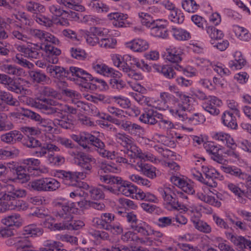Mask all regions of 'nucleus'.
Listing matches in <instances>:
<instances>
[{
  "instance_id": "1",
  "label": "nucleus",
  "mask_w": 251,
  "mask_h": 251,
  "mask_svg": "<svg viewBox=\"0 0 251 251\" xmlns=\"http://www.w3.org/2000/svg\"><path fill=\"white\" fill-rule=\"evenodd\" d=\"M55 215L62 222L55 224L54 227L58 230H78L84 226L83 221L73 219L72 214L77 211L76 203L65 199H60L54 202Z\"/></svg>"
},
{
  "instance_id": "2",
  "label": "nucleus",
  "mask_w": 251,
  "mask_h": 251,
  "mask_svg": "<svg viewBox=\"0 0 251 251\" xmlns=\"http://www.w3.org/2000/svg\"><path fill=\"white\" fill-rule=\"evenodd\" d=\"M12 37L21 41L32 44V41H39L44 45L48 43L58 45L60 41L56 37L46 31L33 27H22L17 26L12 31Z\"/></svg>"
},
{
  "instance_id": "3",
  "label": "nucleus",
  "mask_w": 251,
  "mask_h": 251,
  "mask_svg": "<svg viewBox=\"0 0 251 251\" xmlns=\"http://www.w3.org/2000/svg\"><path fill=\"white\" fill-rule=\"evenodd\" d=\"M23 101L32 107L40 109L42 112L47 115H58L62 112L68 114H75L76 109L65 103H61L57 100L50 99H44L39 101H35L33 99L24 96Z\"/></svg>"
},
{
  "instance_id": "4",
  "label": "nucleus",
  "mask_w": 251,
  "mask_h": 251,
  "mask_svg": "<svg viewBox=\"0 0 251 251\" xmlns=\"http://www.w3.org/2000/svg\"><path fill=\"white\" fill-rule=\"evenodd\" d=\"M67 77L77 84L91 90L99 89L100 90H105L108 87L107 83L104 80L93 77L86 71L76 67H70Z\"/></svg>"
},
{
  "instance_id": "5",
  "label": "nucleus",
  "mask_w": 251,
  "mask_h": 251,
  "mask_svg": "<svg viewBox=\"0 0 251 251\" xmlns=\"http://www.w3.org/2000/svg\"><path fill=\"white\" fill-rule=\"evenodd\" d=\"M71 138L78 143L84 149H86L89 145L97 148V152L101 157L108 159L114 158V151H110L105 149V145L100 139L88 132H81L78 135L72 134Z\"/></svg>"
},
{
  "instance_id": "6",
  "label": "nucleus",
  "mask_w": 251,
  "mask_h": 251,
  "mask_svg": "<svg viewBox=\"0 0 251 251\" xmlns=\"http://www.w3.org/2000/svg\"><path fill=\"white\" fill-rule=\"evenodd\" d=\"M100 179L101 182L110 184H116L118 194H122L127 197H133L138 193V189L136 186L128 181L123 180L121 177L106 175L100 176Z\"/></svg>"
},
{
  "instance_id": "7",
  "label": "nucleus",
  "mask_w": 251,
  "mask_h": 251,
  "mask_svg": "<svg viewBox=\"0 0 251 251\" xmlns=\"http://www.w3.org/2000/svg\"><path fill=\"white\" fill-rule=\"evenodd\" d=\"M54 176L61 179L62 182L66 185L80 186L85 189L89 187L86 183L80 181L85 178V175L84 173L56 170L54 171Z\"/></svg>"
},
{
  "instance_id": "8",
  "label": "nucleus",
  "mask_w": 251,
  "mask_h": 251,
  "mask_svg": "<svg viewBox=\"0 0 251 251\" xmlns=\"http://www.w3.org/2000/svg\"><path fill=\"white\" fill-rule=\"evenodd\" d=\"M201 160L202 162L200 164V167L201 172L203 175L205 176L204 179H206V182H210V181L215 182L216 184L215 186H207L209 188V191L215 194L214 191L216 192L214 188L217 186V182L216 180L218 179L222 180L224 179V176L221 175L214 168L211 166H209L204 162L205 159L201 158Z\"/></svg>"
},
{
  "instance_id": "9",
  "label": "nucleus",
  "mask_w": 251,
  "mask_h": 251,
  "mask_svg": "<svg viewBox=\"0 0 251 251\" xmlns=\"http://www.w3.org/2000/svg\"><path fill=\"white\" fill-rule=\"evenodd\" d=\"M174 187L164 186L158 190L166 204L172 209H183V206L179 202L178 198L174 191Z\"/></svg>"
},
{
  "instance_id": "10",
  "label": "nucleus",
  "mask_w": 251,
  "mask_h": 251,
  "mask_svg": "<svg viewBox=\"0 0 251 251\" xmlns=\"http://www.w3.org/2000/svg\"><path fill=\"white\" fill-rule=\"evenodd\" d=\"M0 195L3 200L11 201L16 198L25 197L26 195V191L16 188L12 184H4L2 185Z\"/></svg>"
},
{
  "instance_id": "11",
  "label": "nucleus",
  "mask_w": 251,
  "mask_h": 251,
  "mask_svg": "<svg viewBox=\"0 0 251 251\" xmlns=\"http://www.w3.org/2000/svg\"><path fill=\"white\" fill-rule=\"evenodd\" d=\"M62 5L59 4L50 3L48 6V9L49 12L53 16L55 17H61L59 19L58 23L62 25H69V23L67 20H70L71 18V11H67L61 7Z\"/></svg>"
},
{
  "instance_id": "12",
  "label": "nucleus",
  "mask_w": 251,
  "mask_h": 251,
  "mask_svg": "<svg viewBox=\"0 0 251 251\" xmlns=\"http://www.w3.org/2000/svg\"><path fill=\"white\" fill-rule=\"evenodd\" d=\"M94 160L91 156L83 152L78 153L76 155L75 163L83 170L80 173L85 174V177L91 172L92 164L95 163Z\"/></svg>"
},
{
  "instance_id": "13",
  "label": "nucleus",
  "mask_w": 251,
  "mask_h": 251,
  "mask_svg": "<svg viewBox=\"0 0 251 251\" xmlns=\"http://www.w3.org/2000/svg\"><path fill=\"white\" fill-rule=\"evenodd\" d=\"M0 83L8 90L16 94H21L24 90L23 86L18 79L12 78L5 74H0Z\"/></svg>"
},
{
  "instance_id": "14",
  "label": "nucleus",
  "mask_w": 251,
  "mask_h": 251,
  "mask_svg": "<svg viewBox=\"0 0 251 251\" xmlns=\"http://www.w3.org/2000/svg\"><path fill=\"white\" fill-rule=\"evenodd\" d=\"M17 49L25 57L32 59H37L42 56L41 50H43V46L37 44H31V46H28L27 47L19 45Z\"/></svg>"
},
{
  "instance_id": "15",
  "label": "nucleus",
  "mask_w": 251,
  "mask_h": 251,
  "mask_svg": "<svg viewBox=\"0 0 251 251\" xmlns=\"http://www.w3.org/2000/svg\"><path fill=\"white\" fill-rule=\"evenodd\" d=\"M221 100L215 96H209L202 103V108L212 115L217 116L220 113L219 107L222 105Z\"/></svg>"
},
{
  "instance_id": "16",
  "label": "nucleus",
  "mask_w": 251,
  "mask_h": 251,
  "mask_svg": "<svg viewBox=\"0 0 251 251\" xmlns=\"http://www.w3.org/2000/svg\"><path fill=\"white\" fill-rule=\"evenodd\" d=\"M168 24L167 20L162 19H156L154 25L151 28V34L154 37L165 38L168 36L166 26Z\"/></svg>"
},
{
  "instance_id": "17",
  "label": "nucleus",
  "mask_w": 251,
  "mask_h": 251,
  "mask_svg": "<svg viewBox=\"0 0 251 251\" xmlns=\"http://www.w3.org/2000/svg\"><path fill=\"white\" fill-rule=\"evenodd\" d=\"M191 108L189 105H184L178 103L173 106L169 107L168 110L170 113L179 121L185 122L187 119V112H190Z\"/></svg>"
},
{
  "instance_id": "18",
  "label": "nucleus",
  "mask_w": 251,
  "mask_h": 251,
  "mask_svg": "<svg viewBox=\"0 0 251 251\" xmlns=\"http://www.w3.org/2000/svg\"><path fill=\"white\" fill-rule=\"evenodd\" d=\"M226 238L235 246L240 249H249L251 251V241L241 235H236L232 232H226Z\"/></svg>"
},
{
  "instance_id": "19",
  "label": "nucleus",
  "mask_w": 251,
  "mask_h": 251,
  "mask_svg": "<svg viewBox=\"0 0 251 251\" xmlns=\"http://www.w3.org/2000/svg\"><path fill=\"white\" fill-rule=\"evenodd\" d=\"M170 180L172 183L181 188L186 193L192 195L195 192L193 184L189 180L173 176L170 177Z\"/></svg>"
},
{
  "instance_id": "20",
  "label": "nucleus",
  "mask_w": 251,
  "mask_h": 251,
  "mask_svg": "<svg viewBox=\"0 0 251 251\" xmlns=\"http://www.w3.org/2000/svg\"><path fill=\"white\" fill-rule=\"evenodd\" d=\"M51 44V43L45 44L43 50L46 53V59L50 63L56 64L58 61V56L61 54V50Z\"/></svg>"
},
{
  "instance_id": "21",
  "label": "nucleus",
  "mask_w": 251,
  "mask_h": 251,
  "mask_svg": "<svg viewBox=\"0 0 251 251\" xmlns=\"http://www.w3.org/2000/svg\"><path fill=\"white\" fill-rule=\"evenodd\" d=\"M166 51V59L169 62L178 63L182 60L183 50L180 47L171 46Z\"/></svg>"
},
{
  "instance_id": "22",
  "label": "nucleus",
  "mask_w": 251,
  "mask_h": 251,
  "mask_svg": "<svg viewBox=\"0 0 251 251\" xmlns=\"http://www.w3.org/2000/svg\"><path fill=\"white\" fill-rule=\"evenodd\" d=\"M203 147L206 152L211 155V158L219 163H222L223 158L219 154L220 146L212 141H207L203 143Z\"/></svg>"
},
{
  "instance_id": "23",
  "label": "nucleus",
  "mask_w": 251,
  "mask_h": 251,
  "mask_svg": "<svg viewBox=\"0 0 251 251\" xmlns=\"http://www.w3.org/2000/svg\"><path fill=\"white\" fill-rule=\"evenodd\" d=\"M71 18L78 20L80 22L91 25H95L100 24V20L97 17L90 15L78 14L74 11H71Z\"/></svg>"
},
{
  "instance_id": "24",
  "label": "nucleus",
  "mask_w": 251,
  "mask_h": 251,
  "mask_svg": "<svg viewBox=\"0 0 251 251\" xmlns=\"http://www.w3.org/2000/svg\"><path fill=\"white\" fill-rule=\"evenodd\" d=\"M151 235H153L154 237H144V245L146 246H158L162 243L161 238L163 237L164 234L159 231L155 230L151 227Z\"/></svg>"
},
{
  "instance_id": "25",
  "label": "nucleus",
  "mask_w": 251,
  "mask_h": 251,
  "mask_svg": "<svg viewBox=\"0 0 251 251\" xmlns=\"http://www.w3.org/2000/svg\"><path fill=\"white\" fill-rule=\"evenodd\" d=\"M159 113L151 108H146L139 117V120L145 124L153 125L157 123V115Z\"/></svg>"
},
{
  "instance_id": "26",
  "label": "nucleus",
  "mask_w": 251,
  "mask_h": 251,
  "mask_svg": "<svg viewBox=\"0 0 251 251\" xmlns=\"http://www.w3.org/2000/svg\"><path fill=\"white\" fill-rule=\"evenodd\" d=\"M107 17L110 21H112L113 25L117 27H124L126 26V20L128 18L127 14L120 12H112L108 14Z\"/></svg>"
},
{
  "instance_id": "27",
  "label": "nucleus",
  "mask_w": 251,
  "mask_h": 251,
  "mask_svg": "<svg viewBox=\"0 0 251 251\" xmlns=\"http://www.w3.org/2000/svg\"><path fill=\"white\" fill-rule=\"evenodd\" d=\"M211 137L213 140L221 142L227 147L232 148L235 143L233 138L227 133L223 132H212Z\"/></svg>"
},
{
  "instance_id": "28",
  "label": "nucleus",
  "mask_w": 251,
  "mask_h": 251,
  "mask_svg": "<svg viewBox=\"0 0 251 251\" xmlns=\"http://www.w3.org/2000/svg\"><path fill=\"white\" fill-rule=\"evenodd\" d=\"M136 169L150 178L152 179L156 176V168L151 164L140 161L136 165Z\"/></svg>"
},
{
  "instance_id": "29",
  "label": "nucleus",
  "mask_w": 251,
  "mask_h": 251,
  "mask_svg": "<svg viewBox=\"0 0 251 251\" xmlns=\"http://www.w3.org/2000/svg\"><path fill=\"white\" fill-rule=\"evenodd\" d=\"M235 114L226 110L222 114L221 120L223 124L229 128L236 129L238 127Z\"/></svg>"
},
{
  "instance_id": "30",
  "label": "nucleus",
  "mask_w": 251,
  "mask_h": 251,
  "mask_svg": "<svg viewBox=\"0 0 251 251\" xmlns=\"http://www.w3.org/2000/svg\"><path fill=\"white\" fill-rule=\"evenodd\" d=\"M123 130L131 135L137 136L142 135L144 132V128L141 126L127 120Z\"/></svg>"
},
{
  "instance_id": "31",
  "label": "nucleus",
  "mask_w": 251,
  "mask_h": 251,
  "mask_svg": "<svg viewBox=\"0 0 251 251\" xmlns=\"http://www.w3.org/2000/svg\"><path fill=\"white\" fill-rule=\"evenodd\" d=\"M126 47L135 52H142L147 50L149 45L148 42L141 39H135L126 44Z\"/></svg>"
},
{
  "instance_id": "32",
  "label": "nucleus",
  "mask_w": 251,
  "mask_h": 251,
  "mask_svg": "<svg viewBox=\"0 0 251 251\" xmlns=\"http://www.w3.org/2000/svg\"><path fill=\"white\" fill-rule=\"evenodd\" d=\"M62 7L83 12L85 10L84 6L81 4L82 0H55Z\"/></svg>"
},
{
  "instance_id": "33",
  "label": "nucleus",
  "mask_w": 251,
  "mask_h": 251,
  "mask_svg": "<svg viewBox=\"0 0 251 251\" xmlns=\"http://www.w3.org/2000/svg\"><path fill=\"white\" fill-rule=\"evenodd\" d=\"M153 68L156 72L162 74L168 79L173 78L176 75L174 67L170 65L155 64L153 66Z\"/></svg>"
},
{
  "instance_id": "34",
  "label": "nucleus",
  "mask_w": 251,
  "mask_h": 251,
  "mask_svg": "<svg viewBox=\"0 0 251 251\" xmlns=\"http://www.w3.org/2000/svg\"><path fill=\"white\" fill-rule=\"evenodd\" d=\"M157 123L156 124L159 128L163 131H168L174 128L173 123L167 117L161 113L157 115Z\"/></svg>"
},
{
  "instance_id": "35",
  "label": "nucleus",
  "mask_w": 251,
  "mask_h": 251,
  "mask_svg": "<svg viewBox=\"0 0 251 251\" xmlns=\"http://www.w3.org/2000/svg\"><path fill=\"white\" fill-rule=\"evenodd\" d=\"M201 163V161L200 160H198L196 161V167H194L191 170V173L193 178L196 179L197 180L202 183L205 184L206 186H215L216 184L215 182L210 181V182H206V179L202 176L201 171H200V168L199 166H200V164Z\"/></svg>"
},
{
  "instance_id": "36",
  "label": "nucleus",
  "mask_w": 251,
  "mask_h": 251,
  "mask_svg": "<svg viewBox=\"0 0 251 251\" xmlns=\"http://www.w3.org/2000/svg\"><path fill=\"white\" fill-rule=\"evenodd\" d=\"M121 239L124 242L140 244L144 245V237H140L133 231H127L123 233L121 236Z\"/></svg>"
},
{
  "instance_id": "37",
  "label": "nucleus",
  "mask_w": 251,
  "mask_h": 251,
  "mask_svg": "<svg viewBox=\"0 0 251 251\" xmlns=\"http://www.w3.org/2000/svg\"><path fill=\"white\" fill-rule=\"evenodd\" d=\"M151 226L148 223L140 220L132 228V229L142 235L148 237L151 235Z\"/></svg>"
},
{
  "instance_id": "38",
  "label": "nucleus",
  "mask_w": 251,
  "mask_h": 251,
  "mask_svg": "<svg viewBox=\"0 0 251 251\" xmlns=\"http://www.w3.org/2000/svg\"><path fill=\"white\" fill-rule=\"evenodd\" d=\"M174 38L178 41H187L191 38L189 32L185 29L173 26L170 30Z\"/></svg>"
},
{
  "instance_id": "39",
  "label": "nucleus",
  "mask_w": 251,
  "mask_h": 251,
  "mask_svg": "<svg viewBox=\"0 0 251 251\" xmlns=\"http://www.w3.org/2000/svg\"><path fill=\"white\" fill-rule=\"evenodd\" d=\"M206 31L211 39L210 42L212 45L214 44L216 40H221L224 36L222 30H219L212 25L206 26Z\"/></svg>"
},
{
  "instance_id": "40",
  "label": "nucleus",
  "mask_w": 251,
  "mask_h": 251,
  "mask_svg": "<svg viewBox=\"0 0 251 251\" xmlns=\"http://www.w3.org/2000/svg\"><path fill=\"white\" fill-rule=\"evenodd\" d=\"M0 70L9 75L21 76L23 73V69L14 65L5 63L0 65Z\"/></svg>"
},
{
  "instance_id": "41",
  "label": "nucleus",
  "mask_w": 251,
  "mask_h": 251,
  "mask_svg": "<svg viewBox=\"0 0 251 251\" xmlns=\"http://www.w3.org/2000/svg\"><path fill=\"white\" fill-rule=\"evenodd\" d=\"M88 6L92 11L96 13L107 12L109 9L106 4L98 0H92Z\"/></svg>"
},
{
  "instance_id": "42",
  "label": "nucleus",
  "mask_w": 251,
  "mask_h": 251,
  "mask_svg": "<svg viewBox=\"0 0 251 251\" xmlns=\"http://www.w3.org/2000/svg\"><path fill=\"white\" fill-rule=\"evenodd\" d=\"M12 169L15 170L14 173L17 176L16 179L19 180V182L24 183L29 179V176L26 174L27 168L24 165L12 167Z\"/></svg>"
},
{
  "instance_id": "43",
  "label": "nucleus",
  "mask_w": 251,
  "mask_h": 251,
  "mask_svg": "<svg viewBox=\"0 0 251 251\" xmlns=\"http://www.w3.org/2000/svg\"><path fill=\"white\" fill-rule=\"evenodd\" d=\"M0 100L8 105L18 106L20 105L19 101L8 92L0 90Z\"/></svg>"
},
{
  "instance_id": "44",
  "label": "nucleus",
  "mask_w": 251,
  "mask_h": 251,
  "mask_svg": "<svg viewBox=\"0 0 251 251\" xmlns=\"http://www.w3.org/2000/svg\"><path fill=\"white\" fill-rule=\"evenodd\" d=\"M121 152H123L124 154H126L130 159H133L135 157L140 158V155H141V154L142 151L141 150L132 142L131 145L129 146L128 148H126L124 151L122 150Z\"/></svg>"
},
{
  "instance_id": "45",
  "label": "nucleus",
  "mask_w": 251,
  "mask_h": 251,
  "mask_svg": "<svg viewBox=\"0 0 251 251\" xmlns=\"http://www.w3.org/2000/svg\"><path fill=\"white\" fill-rule=\"evenodd\" d=\"M204 116L200 113H196L191 115H187V119L185 121L186 124L196 126L203 124L205 121Z\"/></svg>"
},
{
  "instance_id": "46",
  "label": "nucleus",
  "mask_w": 251,
  "mask_h": 251,
  "mask_svg": "<svg viewBox=\"0 0 251 251\" xmlns=\"http://www.w3.org/2000/svg\"><path fill=\"white\" fill-rule=\"evenodd\" d=\"M46 177L37 179L31 181L29 183L30 187L33 190L39 192H47Z\"/></svg>"
},
{
  "instance_id": "47",
  "label": "nucleus",
  "mask_w": 251,
  "mask_h": 251,
  "mask_svg": "<svg viewBox=\"0 0 251 251\" xmlns=\"http://www.w3.org/2000/svg\"><path fill=\"white\" fill-rule=\"evenodd\" d=\"M21 221V216L17 213L12 214L1 220L2 223L7 226H18Z\"/></svg>"
},
{
  "instance_id": "48",
  "label": "nucleus",
  "mask_w": 251,
  "mask_h": 251,
  "mask_svg": "<svg viewBox=\"0 0 251 251\" xmlns=\"http://www.w3.org/2000/svg\"><path fill=\"white\" fill-rule=\"evenodd\" d=\"M137 200H144L145 201L157 203L158 199L153 194L150 192H144L142 190H139L136 195L135 196Z\"/></svg>"
},
{
  "instance_id": "49",
  "label": "nucleus",
  "mask_w": 251,
  "mask_h": 251,
  "mask_svg": "<svg viewBox=\"0 0 251 251\" xmlns=\"http://www.w3.org/2000/svg\"><path fill=\"white\" fill-rule=\"evenodd\" d=\"M234 30L236 36L241 40L248 41L251 38V35L248 30L243 27L235 25Z\"/></svg>"
},
{
  "instance_id": "50",
  "label": "nucleus",
  "mask_w": 251,
  "mask_h": 251,
  "mask_svg": "<svg viewBox=\"0 0 251 251\" xmlns=\"http://www.w3.org/2000/svg\"><path fill=\"white\" fill-rule=\"evenodd\" d=\"M118 213L125 218L126 222L129 224V226L131 229L140 221L137 219V215L133 212H127L119 211Z\"/></svg>"
},
{
  "instance_id": "51",
  "label": "nucleus",
  "mask_w": 251,
  "mask_h": 251,
  "mask_svg": "<svg viewBox=\"0 0 251 251\" xmlns=\"http://www.w3.org/2000/svg\"><path fill=\"white\" fill-rule=\"evenodd\" d=\"M184 18L183 12L178 8L170 11L169 15V18L172 22L178 24L183 23Z\"/></svg>"
},
{
  "instance_id": "52",
  "label": "nucleus",
  "mask_w": 251,
  "mask_h": 251,
  "mask_svg": "<svg viewBox=\"0 0 251 251\" xmlns=\"http://www.w3.org/2000/svg\"><path fill=\"white\" fill-rule=\"evenodd\" d=\"M24 232L25 235L30 237L40 236L43 233L42 228L33 224L25 226Z\"/></svg>"
},
{
  "instance_id": "53",
  "label": "nucleus",
  "mask_w": 251,
  "mask_h": 251,
  "mask_svg": "<svg viewBox=\"0 0 251 251\" xmlns=\"http://www.w3.org/2000/svg\"><path fill=\"white\" fill-rule=\"evenodd\" d=\"M27 10L33 13H43L46 11L45 7L40 3L30 1L26 5Z\"/></svg>"
},
{
  "instance_id": "54",
  "label": "nucleus",
  "mask_w": 251,
  "mask_h": 251,
  "mask_svg": "<svg viewBox=\"0 0 251 251\" xmlns=\"http://www.w3.org/2000/svg\"><path fill=\"white\" fill-rule=\"evenodd\" d=\"M181 5L184 10L189 13L196 12L200 8L195 0H182Z\"/></svg>"
},
{
  "instance_id": "55",
  "label": "nucleus",
  "mask_w": 251,
  "mask_h": 251,
  "mask_svg": "<svg viewBox=\"0 0 251 251\" xmlns=\"http://www.w3.org/2000/svg\"><path fill=\"white\" fill-rule=\"evenodd\" d=\"M138 15L142 25L149 28H151L152 26L154 25L156 19H153L149 14L141 12L139 13Z\"/></svg>"
},
{
  "instance_id": "56",
  "label": "nucleus",
  "mask_w": 251,
  "mask_h": 251,
  "mask_svg": "<svg viewBox=\"0 0 251 251\" xmlns=\"http://www.w3.org/2000/svg\"><path fill=\"white\" fill-rule=\"evenodd\" d=\"M77 203L81 208H88V207H90L99 210H102L105 207L104 204L102 203L87 201L86 200L78 201Z\"/></svg>"
},
{
  "instance_id": "57",
  "label": "nucleus",
  "mask_w": 251,
  "mask_h": 251,
  "mask_svg": "<svg viewBox=\"0 0 251 251\" xmlns=\"http://www.w3.org/2000/svg\"><path fill=\"white\" fill-rule=\"evenodd\" d=\"M129 94L139 104L142 105H147L149 106V105H151L150 103L151 98L144 96L139 92H130Z\"/></svg>"
},
{
  "instance_id": "58",
  "label": "nucleus",
  "mask_w": 251,
  "mask_h": 251,
  "mask_svg": "<svg viewBox=\"0 0 251 251\" xmlns=\"http://www.w3.org/2000/svg\"><path fill=\"white\" fill-rule=\"evenodd\" d=\"M8 205V209L11 210H15L16 211L25 210L28 208L27 203L21 200H13Z\"/></svg>"
},
{
  "instance_id": "59",
  "label": "nucleus",
  "mask_w": 251,
  "mask_h": 251,
  "mask_svg": "<svg viewBox=\"0 0 251 251\" xmlns=\"http://www.w3.org/2000/svg\"><path fill=\"white\" fill-rule=\"evenodd\" d=\"M192 222L194 224L195 227L200 231L209 233L211 231L210 226L206 223L199 220L191 219Z\"/></svg>"
},
{
  "instance_id": "60",
  "label": "nucleus",
  "mask_w": 251,
  "mask_h": 251,
  "mask_svg": "<svg viewBox=\"0 0 251 251\" xmlns=\"http://www.w3.org/2000/svg\"><path fill=\"white\" fill-rule=\"evenodd\" d=\"M115 136L117 142L126 148H128L133 142L132 137L126 133H117Z\"/></svg>"
},
{
  "instance_id": "61",
  "label": "nucleus",
  "mask_w": 251,
  "mask_h": 251,
  "mask_svg": "<svg viewBox=\"0 0 251 251\" xmlns=\"http://www.w3.org/2000/svg\"><path fill=\"white\" fill-rule=\"evenodd\" d=\"M41 163L38 159L29 158L23 160V164L27 168V171L31 172V170H37Z\"/></svg>"
},
{
  "instance_id": "62",
  "label": "nucleus",
  "mask_w": 251,
  "mask_h": 251,
  "mask_svg": "<svg viewBox=\"0 0 251 251\" xmlns=\"http://www.w3.org/2000/svg\"><path fill=\"white\" fill-rule=\"evenodd\" d=\"M114 219V216L109 213H104L101 214L100 219L97 221V224L100 228H103L104 225H110L112 221Z\"/></svg>"
},
{
  "instance_id": "63",
  "label": "nucleus",
  "mask_w": 251,
  "mask_h": 251,
  "mask_svg": "<svg viewBox=\"0 0 251 251\" xmlns=\"http://www.w3.org/2000/svg\"><path fill=\"white\" fill-rule=\"evenodd\" d=\"M70 52L72 57L79 60H84L87 57L85 51L79 48L73 47L71 48Z\"/></svg>"
},
{
  "instance_id": "64",
  "label": "nucleus",
  "mask_w": 251,
  "mask_h": 251,
  "mask_svg": "<svg viewBox=\"0 0 251 251\" xmlns=\"http://www.w3.org/2000/svg\"><path fill=\"white\" fill-rule=\"evenodd\" d=\"M117 43L116 40L111 37L101 38L99 42L100 47L105 49H114Z\"/></svg>"
}]
</instances>
